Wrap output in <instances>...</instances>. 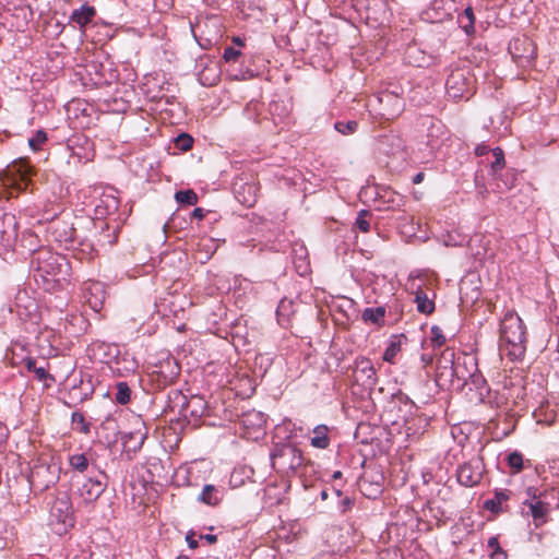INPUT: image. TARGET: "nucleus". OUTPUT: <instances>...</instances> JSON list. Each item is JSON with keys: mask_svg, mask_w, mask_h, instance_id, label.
Instances as JSON below:
<instances>
[{"mask_svg": "<svg viewBox=\"0 0 559 559\" xmlns=\"http://www.w3.org/2000/svg\"><path fill=\"white\" fill-rule=\"evenodd\" d=\"M32 265L36 283L47 292L62 289L70 281L71 265L64 255L39 250L33 254Z\"/></svg>", "mask_w": 559, "mask_h": 559, "instance_id": "obj_1", "label": "nucleus"}, {"mask_svg": "<svg viewBox=\"0 0 559 559\" xmlns=\"http://www.w3.org/2000/svg\"><path fill=\"white\" fill-rule=\"evenodd\" d=\"M526 328L520 316L513 310H507L500 321L499 352L510 361H520L526 353Z\"/></svg>", "mask_w": 559, "mask_h": 559, "instance_id": "obj_2", "label": "nucleus"}, {"mask_svg": "<svg viewBox=\"0 0 559 559\" xmlns=\"http://www.w3.org/2000/svg\"><path fill=\"white\" fill-rule=\"evenodd\" d=\"M304 456L301 450L293 444L276 445L271 453L273 468L281 473H294L302 465Z\"/></svg>", "mask_w": 559, "mask_h": 559, "instance_id": "obj_3", "label": "nucleus"}, {"mask_svg": "<svg viewBox=\"0 0 559 559\" xmlns=\"http://www.w3.org/2000/svg\"><path fill=\"white\" fill-rule=\"evenodd\" d=\"M473 76L466 68H455L445 81L447 94L452 99L468 97L473 87Z\"/></svg>", "mask_w": 559, "mask_h": 559, "instance_id": "obj_4", "label": "nucleus"}, {"mask_svg": "<svg viewBox=\"0 0 559 559\" xmlns=\"http://www.w3.org/2000/svg\"><path fill=\"white\" fill-rule=\"evenodd\" d=\"M463 357H459L455 361V353L452 348H445L437 361V381L442 385H453L462 371Z\"/></svg>", "mask_w": 559, "mask_h": 559, "instance_id": "obj_5", "label": "nucleus"}, {"mask_svg": "<svg viewBox=\"0 0 559 559\" xmlns=\"http://www.w3.org/2000/svg\"><path fill=\"white\" fill-rule=\"evenodd\" d=\"M463 366L466 368L469 367L472 369L471 372H459V377L456 381L462 382L463 385H472L475 388V399L479 402H483L485 395L488 392L487 382L484 376L479 372L477 368V360L472 355H463Z\"/></svg>", "mask_w": 559, "mask_h": 559, "instance_id": "obj_6", "label": "nucleus"}, {"mask_svg": "<svg viewBox=\"0 0 559 559\" xmlns=\"http://www.w3.org/2000/svg\"><path fill=\"white\" fill-rule=\"evenodd\" d=\"M376 104L383 105L377 114L386 120L397 117L404 108L403 99L389 92L372 96L368 102V107L376 109Z\"/></svg>", "mask_w": 559, "mask_h": 559, "instance_id": "obj_7", "label": "nucleus"}, {"mask_svg": "<svg viewBox=\"0 0 559 559\" xmlns=\"http://www.w3.org/2000/svg\"><path fill=\"white\" fill-rule=\"evenodd\" d=\"M50 520L51 523L56 521L57 524L61 525L60 528H57L59 534L73 525L72 503L67 495H62L55 500L50 510Z\"/></svg>", "mask_w": 559, "mask_h": 559, "instance_id": "obj_8", "label": "nucleus"}, {"mask_svg": "<svg viewBox=\"0 0 559 559\" xmlns=\"http://www.w3.org/2000/svg\"><path fill=\"white\" fill-rule=\"evenodd\" d=\"M512 58L521 66H530L537 55V49L532 39L526 36L514 38L509 45Z\"/></svg>", "mask_w": 559, "mask_h": 559, "instance_id": "obj_9", "label": "nucleus"}, {"mask_svg": "<svg viewBox=\"0 0 559 559\" xmlns=\"http://www.w3.org/2000/svg\"><path fill=\"white\" fill-rule=\"evenodd\" d=\"M484 474V464L479 457H474L463 463L456 471L457 481L465 487L477 485Z\"/></svg>", "mask_w": 559, "mask_h": 559, "instance_id": "obj_10", "label": "nucleus"}, {"mask_svg": "<svg viewBox=\"0 0 559 559\" xmlns=\"http://www.w3.org/2000/svg\"><path fill=\"white\" fill-rule=\"evenodd\" d=\"M107 476L104 472L97 471L96 475L90 476L78 489L79 495L85 502H94L107 487Z\"/></svg>", "mask_w": 559, "mask_h": 559, "instance_id": "obj_11", "label": "nucleus"}, {"mask_svg": "<svg viewBox=\"0 0 559 559\" xmlns=\"http://www.w3.org/2000/svg\"><path fill=\"white\" fill-rule=\"evenodd\" d=\"M59 473L60 467L56 464H40L32 472L31 483L46 490L58 483Z\"/></svg>", "mask_w": 559, "mask_h": 559, "instance_id": "obj_12", "label": "nucleus"}, {"mask_svg": "<svg viewBox=\"0 0 559 559\" xmlns=\"http://www.w3.org/2000/svg\"><path fill=\"white\" fill-rule=\"evenodd\" d=\"M83 293L90 308L95 312H99L106 299L105 285L97 281L86 282L84 283Z\"/></svg>", "mask_w": 559, "mask_h": 559, "instance_id": "obj_13", "label": "nucleus"}, {"mask_svg": "<svg viewBox=\"0 0 559 559\" xmlns=\"http://www.w3.org/2000/svg\"><path fill=\"white\" fill-rule=\"evenodd\" d=\"M356 382H360L365 388L372 389L378 381L376 369L370 359L361 357L356 359L354 371Z\"/></svg>", "mask_w": 559, "mask_h": 559, "instance_id": "obj_14", "label": "nucleus"}, {"mask_svg": "<svg viewBox=\"0 0 559 559\" xmlns=\"http://www.w3.org/2000/svg\"><path fill=\"white\" fill-rule=\"evenodd\" d=\"M524 504L530 508L536 527H539L547 522V514L551 508L550 501L543 499L536 501L525 500Z\"/></svg>", "mask_w": 559, "mask_h": 559, "instance_id": "obj_15", "label": "nucleus"}, {"mask_svg": "<svg viewBox=\"0 0 559 559\" xmlns=\"http://www.w3.org/2000/svg\"><path fill=\"white\" fill-rule=\"evenodd\" d=\"M119 210V200L114 194H103L95 205L97 218L115 215Z\"/></svg>", "mask_w": 559, "mask_h": 559, "instance_id": "obj_16", "label": "nucleus"}, {"mask_svg": "<svg viewBox=\"0 0 559 559\" xmlns=\"http://www.w3.org/2000/svg\"><path fill=\"white\" fill-rule=\"evenodd\" d=\"M154 372L162 378L164 384L171 383L179 376L180 367L175 358L167 357L159 366H156Z\"/></svg>", "mask_w": 559, "mask_h": 559, "instance_id": "obj_17", "label": "nucleus"}, {"mask_svg": "<svg viewBox=\"0 0 559 559\" xmlns=\"http://www.w3.org/2000/svg\"><path fill=\"white\" fill-rule=\"evenodd\" d=\"M95 15V8L88 3H84L79 9L72 11L70 22L78 25L81 31H84L85 26L93 21Z\"/></svg>", "mask_w": 559, "mask_h": 559, "instance_id": "obj_18", "label": "nucleus"}, {"mask_svg": "<svg viewBox=\"0 0 559 559\" xmlns=\"http://www.w3.org/2000/svg\"><path fill=\"white\" fill-rule=\"evenodd\" d=\"M405 58L409 64L418 68H427L433 62V57L423 51L416 45L407 47Z\"/></svg>", "mask_w": 559, "mask_h": 559, "instance_id": "obj_19", "label": "nucleus"}, {"mask_svg": "<svg viewBox=\"0 0 559 559\" xmlns=\"http://www.w3.org/2000/svg\"><path fill=\"white\" fill-rule=\"evenodd\" d=\"M69 466L74 473H88L95 468L87 453H72L68 457Z\"/></svg>", "mask_w": 559, "mask_h": 559, "instance_id": "obj_20", "label": "nucleus"}, {"mask_svg": "<svg viewBox=\"0 0 559 559\" xmlns=\"http://www.w3.org/2000/svg\"><path fill=\"white\" fill-rule=\"evenodd\" d=\"M223 499V490L214 485H204L202 491L198 496V501L206 506L215 507Z\"/></svg>", "mask_w": 559, "mask_h": 559, "instance_id": "obj_21", "label": "nucleus"}, {"mask_svg": "<svg viewBox=\"0 0 559 559\" xmlns=\"http://www.w3.org/2000/svg\"><path fill=\"white\" fill-rule=\"evenodd\" d=\"M495 191L498 193H503L510 189H512L516 181V174L509 169L504 173L497 174L492 177Z\"/></svg>", "mask_w": 559, "mask_h": 559, "instance_id": "obj_22", "label": "nucleus"}, {"mask_svg": "<svg viewBox=\"0 0 559 559\" xmlns=\"http://www.w3.org/2000/svg\"><path fill=\"white\" fill-rule=\"evenodd\" d=\"M406 342V336L404 334L392 335L388 342V346L383 353V360L390 364L395 362V358L397 354L402 349L403 343Z\"/></svg>", "mask_w": 559, "mask_h": 559, "instance_id": "obj_23", "label": "nucleus"}, {"mask_svg": "<svg viewBox=\"0 0 559 559\" xmlns=\"http://www.w3.org/2000/svg\"><path fill=\"white\" fill-rule=\"evenodd\" d=\"M14 170L19 175V179L14 181V185L19 191H23L28 186L31 176L33 175V168L27 162L20 160L14 165Z\"/></svg>", "mask_w": 559, "mask_h": 559, "instance_id": "obj_24", "label": "nucleus"}, {"mask_svg": "<svg viewBox=\"0 0 559 559\" xmlns=\"http://www.w3.org/2000/svg\"><path fill=\"white\" fill-rule=\"evenodd\" d=\"M329 427L326 425H318L313 428V436L310 438V444L320 450H324L330 445Z\"/></svg>", "mask_w": 559, "mask_h": 559, "instance_id": "obj_25", "label": "nucleus"}, {"mask_svg": "<svg viewBox=\"0 0 559 559\" xmlns=\"http://www.w3.org/2000/svg\"><path fill=\"white\" fill-rule=\"evenodd\" d=\"M206 413V403L200 396H192L186 404L185 416L201 418Z\"/></svg>", "mask_w": 559, "mask_h": 559, "instance_id": "obj_26", "label": "nucleus"}, {"mask_svg": "<svg viewBox=\"0 0 559 559\" xmlns=\"http://www.w3.org/2000/svg\"><path fill=\"white\" fill-rule=\"evenodd\" d=\"M147 438V430L145 426H142L134 431H130L124 436V443L128 444L133 451H138L142 448L145 439Z\"/></svg>", "mask_w": 559, "mask_h": 559, "instance_id": "obj_27", "label": "nucleus"}, {"mask_svg": "<svg viewBox=\"0 0 559 559\" xmlns=\"http://www.w3.org/2000/svg\"><path fill=\"white\" fill-rule=\"evenodd\" d=\"M380 150L385 154L394 155L403 148V141L400 136L390 134L384 135L380 141Z\"/></svg>", "mask_w": 559, "mask_h": 559, "instance_id": "obj_28", "label": "nucleus"}, {"mask_svg": "<svg viewBox=\"0 0 559 559\" xmlns=\"http://www.w3.org/2000/svg\"><path fill=\"white\" fill-rule=\"evenodd\" d=\"M510 498V491L504 490H496L495 497L492 499H488L484 502V508L490 512L498 513L501 511V506L503 502L508 501Z\"/></svg>", "mask_w": 559, "mask_h": 559, "instance_id": "obj_29", "label": "nucleus"}, {"mask_svg": "<svg viewBox=\"0 0 559 559\" xmlns=\"http://www.w3.org/2000/svg\"><path fill=\"white\" fill-rule=\"evenodd\" d=\"M415 302L417 305V310L424 314H430L435 310V302L430 299L427 294L418 288L415 294Z\"/></svg>", "mask_w": 559, "mask_h": 559, "instance_id": "obj_30", "label": "nucleus"}, {"mask_svg": "<svg viewBox=\"0 0 559 559\" xmlns=\"http://www.w3.org/2000/svg\"><path fill=\"white\" fill-rule=\"evenodd\" d=\"M384 307L366 308L361 313V319L365 322H370L376 325H382L384 323Z\"/></svg>", "mask_w": 559, "mask_h": 559, "instance_id": "obj_31", "label": "nucleus"}, {"mask_svg": "<svg viewBox=\"0 0 559 559\" xmlns=\"http://www.w3.org/2000/svg\"><path fill=\"white\" fill-rule=\"evenodd\" d=\"M293 313V302L287 299H282L276 309L277 322L280 325L286 328L290 321V314Z\"/></svg>", "mask_w": 559, "mask_h": 559, "instance_id": "obj_32", "label": "nucleus"}, {"mask_svg": "<svg viewBox=\"0 0 559 559\" xmlns=\"http://www.w3.org/2000/svg\"><path fill=\"white\" fill-rule=\"evenodd\" d=\"M459 23L467 35L474 34L475 15L471 7L466 8L463 13L459 15Z\"/></svg>", "mask_w": 559, "mask_h": 559, "instance_id": "obj_33", "label": "nucleus"}, {"mask_svg": "<svg viewBox=\"0 0 559 559\" xmlns=\"http://www.w3.org/2000/svg\"><path fill=\"white\" fill-rule=\"evenodd\" d=\"M131 400V389L128 383L120 381L116 384L115 401L120 405H126Z\"/></svg>", "mask_w": 559, "mask_h": 559, "instance_id": "obj_34", "label": "nucleus"}, {"mask_svg": "<svg viewBox=\"0 0 559 559\" xmlns=\"http://www.w3.org/2000/svg\"><path fill=\"white\" fill-rule=\"evenodd\" d=\"M509 467L512 469V474H519L524 468V457L519 451L509 453L506 457Z\"/></svg>", "mask_w": 559, "mask_h": 559, "instance_id": "obj_35", "label": "nucleus"}, {"mask_svg": "<svg viewBox=\"0 0 559 559\" xmlns=\"http://www.w3.org/2000/svg\"><path fill=\"white\" fill-rule=\"evenodd\" d=\"M491 153L495 158L490 164L491 176L493 177L497 174L502 173V169L504 167V154L500 147L493 148Z\"/></svg>", "mask_w": 559, "mask_h": 559, "instance_id": "obj_36", "label": "nucleus"}, {"mask_svg": "<svg viewBox=\"0 0 559 559\" xmlns=\"http://www.w3.org/2000/svg\"><path fill=\"white\" fill-rule=\"evenodd\" d=\"M175 199L179 204L195 205L198 203V195L191 189L177 191Z\"/></svg>", "mask_w": 559, "mask_h": 559, "instance_id": "obj_37", "label": "nucleus"}, {"mask_svg": "<svg viewBox=\"0 0 559 559\" xmlns=\"http://www.w3.org/2000/svg\"><path fill=\"white\" fill-rule=\"evenodd\" d=\"M543 500L551 502V507L559 509V488L556 486H545L543 489Z\"/></svg>", "mask_w": 559, "mask_h": 559, "instance_id": "obj_38", "label": "nucleus"}, {"mask_svg": "<svg viewBox=\"0 0 559 559\" xmlns=\"http://www.w3.org/2000/svg\"><path fill=\"white\" fill-rule=\"evenodd\" d=\"M334 129L343 135H349L357 131L358 122L355 120L337 121L334 124Z\"/></svg>", "mask_w": 559, "mask_h": 559, "instance_id": "obj_39", "label": "nucleus"}, {"mask_svg": "<svg viewBox=\"0 0 559 559\" xmlns=\"http://www.w3.org/2000/svg\"><path fill=\"white\" fill-rule=\"evenodd\" d=\"M488 547L492 550L490 554L491 559H507V554L501 549L496 536L488 539Z\"/></svg>", "mask_w": 559, "mask_h": 559, "instance_id": "obj_40", "label": "nucleus"}, {"mask_svg": "<svg viewBox=\"0 0 559 559\" xmlns=\"http://www.w3.org/2000/svg\"><path fill=\"white\" fill-rule=\"evenodd\" d=\"M369 216L370 213L366 210H361L358 212L355 226L362 233H368L370 230Z\"/></svg>", "mask_w": 559, "mask_h": 559, "instance_id": "obj_41", "label": "nucleus"}, {"mask_svg": "<svg viewBox=\"0 0 559 559\" xmlns=\"http://www.w3.org/2000/svg\"><path fill=\"white\" fill-rule=\"evenodd\" d=\"M430 341L433 345V347H441L445 343V336L443 334V331L438 325H432L430 329Z\"/></svg>", "mask_w": 559, "mask_h": 559, "instance_id": "obj_42", "label": "nucleus"}, {"mask_svg": "<svg viewBox=\"0 0 559 559\" xmlns=\"http://www.w3.org/2000/svg\"><path fill=\"white\" fill-rule=\"evenodd\" d=\"M47 141V134L43 130H38L33 138L28 140L29 146L34 151L40 150L41 145Z\"/></svg>", "mask_w": 559, "mask_h": 559, "instance_id": "obj_43", "label": "nucleus"}, {"mask_svg": "<svg viewBox=\"0 0 559 559\" xmlns=\"http://www.w3.org/2000/svg\"><path fill=\"white\" fill-rule=\"evenodd\" d=\"M193 139L188 134H181L176 139V146L181 151H189L192 147Z\"/></svg>", "mask_w": 559, "mask_h": 559, "instance_id": "obj_44", "label": "nucleus"}, {"mask_svg": "<svg viewBox=\"0 0 559 559\" xmlns=\"http://www.w3.org/2000/svg\"><path fill=\"white\" fill-rule=\"evenodd\" d=\"M241 52L234 47H226L223 53V58L226 62L237 61Z\"/></svg>", "mask_w": 559, "mask_h": 559, "instance_id": "obj_45", "label": "nucleus"}, {"mask_svg": "<svg viewBox=\"0 0 559 559\" xmlns=\"http://www.w3.org/2000/svg\"><path fill=\"white\" fill-rule=\"evenodd\" d=\"M72 423L73 424H81L82 425V431L87 433L90 430L88 424L85 423L84 415L79 412H74L72 414Z\"/></svg>", "mask_w": 559, "mask_h": 559, "instance_id": "obj_46", "label": "nucleus"}, {"mask_svg": "<svg viewBox=\"0 0 559 559\" xmlns=\"http://www.w3.org/2000/svg\"><path fill=\"white\" fill-rule=\"evenodd\" d=\"M526 495L530 498L528 501H536L543 499V489H538L536 487H528L526 489Z\"/></svg>", "mask_w": 559, "mask_h": 559, "instance_id": "obj_47", "label": "nucleus"}, {"mask_svg": "<svg viewBox=\"0 0 559 559\" xmlns=\"http://www.w3.org/2000/svg\"><path fill=\"white\" fill-rule=\"evenodd\" d=\"M34 373H35L36 378L39 381H45L47 379H52L50 377V374L47 372L45 367H36V369L34 370Z\"/></svg>", "mask_w": 559, "mask_h": 559, "instance_id": "obj_48", "label": "nucleus"}, {"mask_svg": "<svg viewBox=\"0 0 559 559\" xmlns=\"http://www.w3.org/2000/svg\"><path fill=\"white\" fill-rule=\"evenodd\" d=\"M353 506H354V500L349 497H345L341 500L340 508H341V511L343 513H345L348 510H350Z\"/></svg>", "mask_w": 559, "mask_h": 559, "instance_id": "obj_49", "label": "nucleus"}, {"mask_svg": "<svg viewBox=\"0 0 559 559\" xmlns=\"http://www.w3.org/2000/svg\"><path fill=\"white\" fill-rule=\"evenodd\" d=\"M23 364L25 366V368L27 369V371L29 372H34V370L36 369V359L35 358H32V357H26L23 359Z\"/></svg>", "mask_w": 559, "mask_h": 559, "instance_id": "obj_50", "label": "nucleus"}, {"mask_svg": "<svg viewBox=\"0 0 559 559\" xmlns=\"http://www.w3.org/2000/svg\"><path fill=\"white\" fill-rule=\"evenodd\" d=\"M491 150L489 148L488 145H486L485 143H481V144H478L476 147H475V154L477 156H484L486 154H488Z\"/></svg>", "mask_w": 559, "mask_h": 559, "instance_id": "obj_51", "label": "nucleus"}, {"mask_svg": "<svg viewBox=\"0 0 559 559\" xmlns=\"http://www.w3.org/2000/svg\"><path fill=\"white\" fill-rule=\"evenodd\" d=\"M191 216H192L193 218H197V219L201 221V219L205 216V212H204V210H203V209H201V207H195V209L192 211Z\"/></svg>", "mask_w": 559, "mask_h": 559, "instance_id": "obj_52", "label": "nucleus"}, {"mask_svg": "<svg viewBox=\"0 0 559 559\" xmlns=\"http://www.w3.org/2000/svg\"><path fill=\"white\" fill-rule=\"evenodd\" d=\"M200 538L206 540L209 544H214L217 540V536L213 534L200 535Z\"/></svg>", "mask_w": 559, "mask_h": 559, "instance_id": "obj_53", "label": "nucleus"}, {"mask_svg": "<svg viewBox=\"0 0 559 559\" xmlns=\"http://www.w3.org/2000/svg\"><path fill=\"white\" fill-rule=\"evenodd\" d=\"M186 539L191 549H195L198 547V542L191 535H187Z\"/></svg>", "mask_w": 559, "mask_h": 559, "instance_id": "obj_54", "label": "nucleus"}, {"mask_svg": "<svg viewBox=\"0 0 559 559\" xmlns=\"http://www.w3.org/2000/svg\"><path fill=\"white\" fill-rule=\"evenodd\" d=\"M420 360L424 362L425 366H428L432 362V356L428 354H421Z\"/></svg>", "mask_w": 559, "mask_h": 559, "instance_id": "obj_55", "label": "nucleus"}, {"mask_svg": "<svg viewBox=\"0 0 559 559\" xmlns=\"http://www.w3.org/2000/svg\"><path fill=\"white\" fill-rule=\"evenodd\" d=\"M318 559H343L341 556H336L335 554H322Z\"/></svg>", "mask_w": 559, "mask_h": 559, "instance_id": "obj_56", "label": "nucleus"}, {"mask_svg": "<svg viewBox=\"0 0 559 559\" xmlns=\"http://www.w3.org/2000/svg\"><path fill=\"white\" fill-rule=\"evenodd\" d=\"M424 178H425V174L418 173L413 177V183L418 185V183L423 182Z\"/></svg>", "mask_w": 559, "mask_h": 559, "instance_id": "obj_57", "label": "nucleus"}, {"mask_svg": "<svg viewBox=\"0 0 559 559\" xmlns=\"http://www.w3.org/2000/svg\"><path fill=\"white\" fill-rule=\"evenodd\" d=\"M320 497L322 500H326L329 497L328 490L326 489L321 490Z\"/></svg>", "mask_w": 559, "mask_h": 559, "instance_id": "obj_58", "label": "nucleus"}, {"mask_svg": "<svg viewBox=\"0 0 559 559\" xmlns=\"http://www.w3.org/2000/svg\"><path fill=\"white\" fill-rule=\"evenodd\" d=\"M242 203L246 204L247 206H251L254 203V199H246L242 201Z\"/></svg>", "mask_w": 559, "mask_h": 559, "instance_id": "obj_59", "label": "nucleus"}, {"mask_svg": "<svg viewBox=\"0 0 559 559\" xmlns=\"http://www.w3.org/2000/svg\"><path fill=\"white\" fill-rule=\"evenodd\" d=\"M342 476V473L340 471H336L333 473V478L336 479V478H340Z\"/></svg>", "mask_w": 559, "mask_h": 559, "instance_id": "obj_60", "label": "nucleus"}, {"mask_svg": "<svg viewBox=\"0 0 559 559\" xmlns=\"http://www.w3.org/2000/svg\"><path fill=\"white\" fill-rule=\"evenodd\" d=\"M234 43L237 45H242V40L239 37L234 38Z\"/></svg>", "mask_w": 559, "mask_h": 559, "instance_id": "obj_61", "label": "nucleus"}, {"mask_svg": "<svg viewBox=\"0 0 559 559\" xmlns=\"http://www.w3.org/2000/svg\"><path fill=\"white\" fill-rule=\"evenodd\" d=\"M462 370H463V372H471L472 371V369L469 367L466 368L465 366H462Z\"/></svg>", "mask_w": 559, "mask_h": 559, "instance_id": "obj_62", "label": "nucleus"}, {"mask_svg": "<svg viewBox=\"0 0 559 559\" xmlns=\"http://www.w3.org/2000/svg\"><path fill=\"white\" fill-rule=\"evenodd\" d=\"M334 492H335V495H336L337 497H341V495H342V491H341V490H338V489H334Z\"/></svg>", "mask_w": 559, "mask_h": 559, "instance_id": "obj_63", "label": "nucleus"}, {"mask_svg": "<svg viewBox=\"0 0 559 559\" xmlns=\"http://www.w3.org/2000/svg\"><path fill=\"white\" fill-rule=\"evenodd\" d=\"M365 483H366V478H365V477H362V478L360 479V486H362Z\"/></svg>", "mask_w": 559, "mask_h": 559, "instance_id": "obj_64", "label": "nucleus"}]
</instances>
